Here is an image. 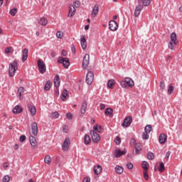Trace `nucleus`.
Returning a JSON list of instances; mask_svg holds the SVG:
<instances>
[{
    "instance_id": "72a5a7b5",
    "label": "nucleus",
    "mask_w": 182,
    "mask_h": 182,
    "mask_svg": "<svg viewBox=\"0 0 182 182\" xmlns=\"http://www.w3.org/2000/svg\"><path fill=\"white\" fill-rule=\"evenodd\" d=\"M115 172L117 174H122V173H123V167L120 166H117L115 167Z\"/></svg>"
},
{
    "instance_id": "9d476101",
    "label": "nucleus",
    "mask_w": 182,
    "mask_h": 182,
    "mask_svg": "<svg viewBox=\"0 0 182 182\" xmlns=\"http://www.w3.org/2000/svg\"><path fill=\"white\" fill-rule=\"evenodd\" d=\"M132 118L131 116H128L124 120L123 123L122 124V127H129L132 124Z\"/></svg>"
},
{
    "instance_id": "13d9d810",
    "label": "nucleus",
    "mask_w": 182,
    "mask_h": 182,
    "mask_svg": "<svg viewBox=\"0 0 182 182\" xmlns=\"http://www.w3.org/2000/svg\"><path fill=\"white\" fill-rule=\"evenodd\" d=\"M144 178L145 180H149V174L147 173V171H144Z\"/></svg>"
},
{
    "instance_id": "bf43d9fd",
    "label": "nucleus",
    "mask_w": 182,
    "mask_h": 182,
    "mask_svg": "<svg viewBox=\"0 0 182 182\" xmlns=\"http://www.w3.org/2000/svg\"><path fill=\"white\" fill-rule=\"evenodd\" d=\"M63 131L64 132V133H68V126L67 125H63Z\"/></svg>"
},
{
    "instance_id": "e2e57ef3",
    "label": "nucleus",
    "mask_w": 182,
    "mask_h": 182,
    "mask_svg": "<svg viewBox=\"0 0 182 182\" xmlns=\"http://www.w3.org/2000/svg\"><path fill=\"white\" fill-rule=\"evenodd\" d=\"M71 50L73 53H76V48H75V46H71Z\"/></svg>"
},
{
    "instance_id": "4be33fe9",
    "label": "nucleus",
    "mask_w": 182,
    "mask_h": 182,
    "mask_svg": "<svg viewBox=\"0 0 182 182\" xmlns=\"http://www.w3.org/2000/svg\"><path fill=\"white\" fill-rule=\"evenodd\" d=\"M26 59H28V48H24L22 52V62H26Z\"/></svg>"
},
{
    "instance_id": "bb28decb",
    "label": "nucleus",
    "mask_w": 182,
    "mask_h": 182,
    "mask_svg": "<svg viewBox=\"0 0 182 182\" xmlns=\"http://www.w3.org/2000/svg\"><path fill=\"white\" fill-rule=\"evenodd\" d=\"M93 171L95 174H97V176H98V174L102 172V166L100 165H97L94 167Z\"/></svg>"
},
{
    "instance_id": "4468645a",
    "label": "nucleus",
    "mask_w": 182,
    "mask_h": 182,
    "mask_svg": "<svg viewBox=\"0 0 182 182\" xmlns=\"http://www.w3.org/2000/svg\"><path fill=\"white\" fill-rule=\"evenodd\" d=\"M134 150L133 151L134 156H137L141 151V144L140 143H138L135 145Z\"/></svg>"
},
{
    "instance_id": "473e14b6",
    "label": "nucleus",
    "mask_w": 182,
    "mask_h": 182,
    "mask_svg": "<svg viewBox=\"0 0 182 182\" xmlns=\"http://www.w3.org/2000/svg\"><path fill=\"white\" fill-rule=\"evenodd\" d=\"M25 92V88L23 87H20L17 90V95L19 97H22V94Z\"/></svg>"
},
{
    "instance_id": "a19ab883",
    "label": "nucleus",
    "mask_w": 182,
    "mask_h": 182,
    "mask_svg": "<svg viewBox=\"0 0 182 182\" xmlns=\"http://www.w3.org/2000/svg\"><path fill=\"white\" fill-rule=\"evenodd\" d=\"M149 133H146V132H144L142 133V139L143 140H149Z\"/></svg>"
},
{
    "instance_id": "9b49d317",
    "label": "nucleus",
    "mask_w": 182,
    "mask_h": 182,
    "mask_svg": "<svg viewBox=\"0 0 182 182\" xmlns=\"http://www.w3.org/2000/svg\"><path fill=\"white\" fill-rule=\"evenodd\" d=\"M29 142H30L31 147H33V149H35V147H36V146H38V142L36 141V138L34 136L31 135L29 136Z\"/></svg>"
},
{
    "instance_id": "f257e3e1",
    "label": "nucleus",
    "mask_w": 182,
    "mask_h": 182,
    "mask_svg": "<svg viewBox=\"0 0 182 182\" xmlns=\"http://www.w3.org/2000/svg\"><path fill=\"white\" fill-rule=\"evenodd\" d=\"M18 70V60H14L11 63L9 67V75L10 77H14L15 76V73Z\"/></svg>"
},
{
    "instance_id": "0eeeda50",
    "label": "nucleus",
    "mask_w": 182,
    "mask_h": 182,
    "mask_svg": "<svg viewBox=\"0 0 182 182\" xmlns=\"http://www.w3.org/2000/svg\"><path fill=\"white\" fill-rule=\"evenodd\" d=\"M117 28H119V24L116 21L111 20L109 22V28L110 31H112V32H114V31H117Z\"/></svg>"
},
{
    "instance_id": "a878e982",
    "label": "nucleus",
    "mask_w": 182,
    "mask_h": 182,
    "mask_svg": "<svg viewBox=\"0 0 182 182\" xmlns=\"http://www.w3.org/2000/svg\"><path fill=\"white\" fill-rule=\"evenodd\" d=\"M105 114L106 116H109L110 117H113V109L110 107L107 108L105 111Z\"/></svg>"
},
{
    "instance_id": "f8f14e48",
    "label": "nucleus",
    "mask_w": 182,
    "mask_h": 182,
    "mask_svg": "<svg viewBox=\"0 0 182 182\" xmlns=\"http://www.w3.org/2000/svg\"><path fill=\"white\" fill-rule=\"evenodd\" d=\"M80 44L83 50H85L86 48H87V43H86V38L85 36H80Z\"/></svg>"
},
{
    "instance_id": "de8ad7c7",
    "label": "nucleus",
    "mask_w": 182,
    "mask_h": 182,
    "mask_svg": "<svg viewBox=\"0 0 182 182\" xmlns=\"http://www.w3.org/2000/svg\"><path fill=\"white\" fill-rule=\"evenodd\" d=\"M159 86L162 90H164V89H166V84L164 83V81H161L159 84Z\"/></svg>"
},
{
    "instance_id": "f3484780",
    "label": "nucleus",
    "mask_w": 182,
    "mask_h": 182,
    "mask_svg": "<svg viewBox=\"0 0 182 182\" xmlns=\"http://www.w3.org/2000/svg\"><path fill=\"white\" fill-rule=\"evenodd\" d=\"M28 112H30L31 116H35L36 114V107L32 105H28Z\"/></svg>"
},
{
    "instance_id": "864d4df0",
    "label": "nucleus",
    "mask_w": 182,
    "mask_h": 182,
    "mask_svg": "<svg viewBox=\"0 0 182 182\" xmlns=\"http://www.w3.org/2000/svg\"><path fill=\"white\" fill-rule=\"evenodd\" d=\"M93 130L95 132H97L98 133H100V127H98L97 125H96L93 127Z\"/></svg>"
},
{
    "instance_id": "a211bd4d",
    "label": "nucleus",
    "mask_w": 182,
    "mask_h": 182,
    "mask_svg": "<svg viewBox=\"0 0 182 182\" xmlns=\"http://www.w3.org/2000/svg\"><path fill=\"white\" fill-rule=\"evenodd\" d=\"M115 158L119 159L121 156L126 154V151H121L120 149H115L114 151Z\"/></svg>"
},
{
    "instance_id": "393cba45",
    "label": "nucleus",
    "mask_w": 182,
    "mask_h": 182,
    "mask_svg": "<svg viewBox=\"0 0 182 182\" xmlns=\"http://www.w3.org/2000/svg\"><path fill=\"white\" fill-rule=\"evenodd\" d=\"M38 23L42 25V26H46V25H48V19H46L45 17H42L38 21Z\"/></svg>"
},
{
    "instance_id": "09e8293b",
    "label": "nucleus",
    "mask_w": 182,
    "mask_h": 182,
    "mask_svg": "<svg viewBox=\"0 0 182 182\" xmlns=\"http://www.w3.org/2000/svg\"><path fill=\"white\" fill-rule=\"evenodd\" d=\"M127 168L129 170H132L133 169V164H132L131 162H127Z\"/></svg>"
},
{
    "instance_id": "ea45409f",
    "label": "nucleus",
    "mask_w": 182,
    "mask_h": 182,
    "mask_svg": "<svg viewBox=\"0 0 182 182\" xmlns=\"http://www.w3.org/2000/svg\"><path fill=\"white\" fill-rule=\"evenodd\" d=\"M16 12H17L16 8H14L13 9H11L9 11V14L10 15H11V16H15V15H16Z\"/></svg>"
},
{
    "instance_id": "052dcab7",
    "label": "nucleus",
    "mask_w": 182,
    "mask_h": 182,
    "mask_svg": "<svg viewBox=\"0 0 182 182\" xmlns=\"http://www.w3.org/2000/svg\"><path fill=\"white\" fill-rule=\"evenodd\" d=\"M82 182H90V177L84 178Z\"/></svg>"
},
{
    "instance_id": "ddd939ff",
    "label": "nucleus",
    "mask_w": 182,
    "mask_h": 182,
    "mask_svg": "<svg viewBox=\"0 0 182 182\" xmlns=\"http://www.w3.org/2000/svg\"><path fill=\"white\" fill-rule=\"evenodd\" d=\"M31 130H32V134L33 136H37V134H38V124L36 122L31 123Z\"/></svg>"
},
{
    "instance_id": "6e6d98bb",
    "label": "nucleus",
    "mask_w": 182,
    "mask_h": 182,
    "mask_svg": "<svg viewBox=\"0 0 182 182\" xmlns=\"http://www.w3.org/2000/svg\"><path fill=\"white\" fill-rule=\"evenodd\" d=\"M115 143L116 144H120V143H122V140L120 139V137L117 136L115 139Z\"/></svg>"
},
{
    "instance_id": "6e6552de",
    "label": "nucleus",
    "mask_w": 182,
    "mask_h": 182,
    "mask_svg": "<svg viewBox=\"0 0 182 182\" xmlns=\"http://www.w3.org/2000/svg\"><path fill=\"white\" fill-rule=\"evenodd\" d=\"M69 147H70V139H69V138H66L62 144V149L63 151H68V150H69Z\"/></svg>"
},
{
    "instance_id": "c03bdc74",
    "label": "nucleus",
    "mask_w": 182,
    "mask_h": 182,
    "mask_svg": "<svg viewBox=\"0 0 182 182\" xmlns=\"http://www.w3.org/2000/svg\"><path fill=\"white\" fill-rule=\"evenodd\" d=\"M173 92H174V87L172 85H170L168 87V94L171 95V93H173Z\"/></svg>"
},
{
    "instance_id": "58836bf2",
    "label": "nucleus",
    "mask_w": 182,
    "mask_h": 182,
    "mask_svg": "<svg viewBox=\"0 0 182 182\" xmlns=\"http://www.w3.org/2000/svg\"><path fill=\"white\" fill-rule=\"evenodd\" d=\"M145 133H150L151 132V125H146L144 128Z\"/></svg>"
},
{
    "instance_id": "5701e85b",
    "label": "nucleus",
    "mask_w": 182,
    "mask_h": 182,
    "mask_svg": "<svg viewBox=\"0 0 182 182\" xmlns=\"http://www.w3.org/2000/svg\"><path fill=\"white\" fill-rule=\"evenodd\" d=\"M13 113H14L15 114L22 113V107L19 105L15 106L13 109Z\"/></svg>"
},
{
    "instance_id": "4d7b16f0",
    "label": "nucleus",
    "mask_w": 182,
    "mask_h": 182,
    "mask_svg": "<svg viewBox=\"0 0 182 182\" xmlns=\"http://www.w3.org/2000/svg\"><path fill=\"white\" fill-rule=\"evenodd\" d=\"M74 6H75V8H79V6H80V1H74Z\"/></svg>"
},
{
    "instance_id": "1a4fd4ad",
    "label": "nucleus",
    "mask_w": 182,
    "mask_h": 182,
    "mask_svg": "<svg viewBox=\"0 0 182 182\" xmlns=\"http://www.w3.org/2000/svg\"><path fill=\"white\" fill-rule=\"evenodd\" d=\"M90 59V55L89 54H86L84 56V58L82 60V69L86 70V68L89 66Z\"/></svg>"
},
{
    "instance_id": "dca6fc26",
    "label": "nucleus",
    "mask_w": 182,
    "mask_h": 182,
    "mask_svg": "<svg viewBox=\"0 0 182 182\" xmlns=\"http://www.w3.org/2000/svg\"><path fill=\"white\" fill-rule=\"evenodd\" d=\"M141 9H143V6L141 4H138L134 10V16H139L141 12Z\"/></svg>"
},
{
    "instance_id": "0e129e2a",
    "label": "nucleus",
    "mask_w": 182,
    "mask_h": 182,
    "mask_svg": "<svg viewBox=\"0 0 182 182\" xmlns=\"http://www.w3.org/2000/svg\"><path fill=\"white\" fill-rule=\"evenodd\" d=\"M100 110H105V108L106 107V106L105 105V104H100Z\"/></svg>"
},
{
    "instance_id": "c9c22d12",
    "label": "nucleus",
    "mask_w": 182,
    "mask_h": 182,
    "mask_svg": "<svg viewBox=\"0 0 182 182\" xmlns=\"http://www.w3.org/2000/svg\"><path fill=\"white\" fill-rule=\"evenodd\" d=\"M50 161H52V159H50V156L49 155L46 156V157L44 158V163H46V164H50Z\"/></svg>"
},
{
    "instance_id": "aec40b11",
    "label": "nucleus",
    "mask_w": 182,
    "mask_h": 182,
    "mask_svg": "<svg viewBox=\"0 0 182 182\" xmlns=\"http://www.w3.org/2000/svg\"><path fill=\"white\" fill-rule=\"evenodd\" d=\"M75 12H76V9H75V6L71 5L70 6L69 12L68 16L72 18L73 15H75Z\"/></svg>"
},
{
    "instance_id": "c85d7f7f",
    "label": "nucleus",
    "mask_w": 182,
    "mask_h": 182,
    "mask_svg": "<svg viewBox=\"0 0 182 182\" xmlns=\"http://www.w3.org/2000/svg\"><path fill=\"white\" fill-rule=\"evenodd\" d=\"M142 168H144V171H147L149 170V168L150 167V165L149 164V162L146 161H143L141 164Z\"/></svg>"
},
{
    "instance_id": "423d86ee",
    "label": "nucleus",
    "mask_w": 182,
    "mask_h": 182,
    "mask_svg": "<svg viewBox=\"0 0 182 182\" xmlns=\"http://www.w3.org/2000/svg\"><path fill=\"white\" fill-rule=\"evenodd\" d=\"M90 136H92V140L93 143H99L100 141V135L96 133L95 131L92 130L90 132Z\"/></svg>"
},
{
    "instance_id": "20e7f679",
    "label": "nucleus",
    "mask_w": 182,
    "mask_h": 182,
    "mask_svg": "<svg viewBox=\"0 0 182 182\" xmlns=\"http://www.w3.org/2000/svg\"><path fill=\"white\" fill-rule=\"evenodd\" d=\"M58 63H62V65H63L65 69H68L70 65V63L69 62V58H68L59 57L58 58Z\"/></svg>"
},
{
    "instance_id": "f03ea898",
    "label": "nucleus",
    "mask_w": 182,
    "mask_h": 182,
    "mask_svg": "<svg viewBox=\"0 0 182 182\" xmlns=\"http://www.w3.org/2000/svg\"><path fill=\"white\" fill-rule=\"evenodd\" d=\"M120 86L126 89V87H133L134 86V81L130 77H125L124 80L120 81Z\"/></svg>"
},
{
    "instance_id": "5fc2aeb1",
    "label": "nucleus",
    "mask_w": 182,
    "mask_h": 182,
    "mask_svg": "<svg viewBox=\"0 0 182 182\" xmlns=\"http://www.w3.org/2000/svg\"><path fill=\"white\" fill-rule=\"evenodd\" d=\"M174 43H173L172 41L168 43V48H171V50H173L174 49Z\"/></svg>"
},
{
    "instance_id": "4c0bfd02",
    "label": "nucleus",
    "mask_w": 182,
    "mask_h": 182,
    "mask_svg": "<svg viewBox=\"0 0 182 182\" xmlns=\"http://www.w3.org/2000/svg\"><path fill=\"white\" fill-rule=\"evenodd\" d=\"M147 159L149 160H154V154H153L152 152H149L147 154Z\"/></svg>"
},
{
    "instance_id": "69168bd1",
    "label": "nucleus",
    "mask_w": 182,
    "mask_h": 182,
    "mask_svg": "<svg viewBox=\"0 0 182 182\" xmlns=\"http://www.w3.org/2000/svg\"><path fill=\"white\" fill-rule=\"evenodd\" d=\"M5 53H11V48H6Z\"/></svg>"
},
{
    "instance_id": "680f3d73",
    "label": "nucleus",
    "mask_w": 182,
    "mask_h": 182,
    "mask_svg": "<svg viewBox=\"0 0 182 182\" xmlns=\"http://www.w3.org/2000/svg\"><path fill=\"white\" fill-rule=\"evenodd\" d=\"M170 154H171V152L170 151H167L166 154V159H167V160H168V158L170 157Z\"/></svg>"
},
{
    "instance_id": "a18cd8bd",
    "label": "nucleus",
    "mask_w": 182,
    "mask_h": 182,
    "mask_svg": "<svg viewBox=\"0 0 182 182\" xmlns=\"http://www.w3.org/2000/svg\"><path fill=\"white\" fill-rule=\"evenodd\" d=\"M151 2V0H144V1L142 2V4L144 5V6H149Z\"/></svg>"
},
{
    "instance_id": "603ef678",
    "label": "nucleus",
    "mask_w": 182,
    "mask_h": 182,
    "mask_svg": "<svg viewBox=\"0 0 182 182\" xmlns=\"http://www.w3.org/2000/svg\"><path fill=\"white\" fill-rule=\"evenodd\" d=\"M130 144H131V146H136V145L137 144H136V139H134V138L131 139Z\"/></svg>"
},
{
    "instance_id": "2f4dec72",
    "label": "nucleus",
    "mask_w": 182,
    "mask_h": 182,
    "mask_svg": "<svg viewBox=\"0 0 182 182\" xmlns=\"http://www.w3.org/2000/svg\"><path fill=\"white\" fill-rule=\"evenodd\" d=\"M107 86L108 89H113V86H114V80H108Z\"/></svg>"
},
{
    "instance_id": "3c124183",
    "label": "nucleus",
    "mask_w": 182,
    "mask_h": 182,
    "mask_svg": "<svg viewBox=\"0 0 182 182\" xmlns=\"http://www.w3.org/2000/svg\"><path fill=\"white\" fill-rule=\"evenodd\" d=\"M66 117L68 119V120H72L73 115H72V113L68 112L66 114Z\"/></svg>"
},
{
    "instance_id": "774afa93",
    "label": "nucleus",
    "mask_w": 182,
    "mask_h": 182,
    "mask_svg": "<svg viewBox=\"0 0 182 182\" xmlns=\"http://www.w3.org/2000/svg\"><path fill=\"white\" fill-rule=\"evenodd\" d=\"M62 55H63V56H66V55H68V53L65 52V50H62Z\"/></svg>"
},
{
    "instance_id": "37998d69",
    "label": "nucleus",
    "mask_w": 182,
    "mask_h": 182,
    "mask_svg": "<svg viewBox=\"0 0 182 182\" xmlns=\"http://www.w3.org/2000/svg\"><path fill=\"white\" fill-rule=\"evenodd\" d=\"M10 180H11V177H9V176H8V175H6L4 176L2 181L3 182H9Z\"/></svg>"
},
{
    "instance_id": "8fccbe9b",
    "label": "nucleus",
    "mask_w": 182,
    "mask_h": 182,
    "mask_svg": "<svg viewBox=\"0 0 182 182\" xmlns=\"http://www.w3.org/2000/svg\"><path fill=\"white\" fill-rule=\"evenodd\" d=\"M26 140V136L25 135H21L19 141L21 143H23Z\"/></svg>"
},
{
    "instance_id": "412c9836",
    "label": "nucleus",
    "mask_w": 182,
    "mask_h": 182,
    "mask_svg": "<svg viewBox=\"0 0 182 182\" xmlns=\"http://www.w3.org/2000/svg\"><path fill=\"white\" fill-rule=\"evenodd\" d=\"M86 109H87V104H86V101H83L80 108L81 114H85L86 113Z\"/></svg>"
},
{
    "instance_id": "f704fd0d",
    "label": "nucleus",
    "mask_w": 182,
    "mask_h": 182,
    "mask_svg": "<svg viewBox=\"0 0 182 182\" xmlns=\"http://www.w3.org/2000/svg\"><path fill=\"white\" fill-rule=\"evenodd\" d=\"M50 85H51V82H50V80H48L46 82V85L43 87L44 90H46V92H48V90H49L50 89Z\"/></svg>"
},
{
    "instance_id": "7c9ffc66",
    "label": "nucleus",
    "mask_w": 182,
    "mask_h": 182,
    "mask_svg": "<svg viewBox=\"0 0 182 182\" xmlns=\"http://www.w3.org/2000/svg\"><path fill=\"white\" fill-rule=\"evenodd\" d=\"M66 96H68V90L64 89L63 93L61 94V100L63 102L66 100Z\"/></svg>"
},
{
    "instance_id": "6ab92c4d",
    "label": "nucleus",
    "mask_w": 182,
    "mask_h": 182,
    "mask_svg": "<svg viewBox=\"0 0 182 182\" xmlns=\"http://www.w3.org/2000/svg\"><path fill=\"white\" fill-rule=\"evenodd\" d=\"M99 12V6L97 4H95L92 9L91 16L92 18H95L96 15H97V13Z\"/></svg>"
},
{
    "instance_id": "39448f33",
    "label": "nucleus",
    "mask_w": 182,
    "mask_h": 182,
    "mask_svg": "<svg viewBox=\"0 0 182 182\" xmlns=\"http://www.w3.org/2000/svg\"><path fill=\"white\" fill-rule=\"evenodd\" d=\"M94 78H95V75L93 74V72L88 71L86 75V79H85V82L87 85H92V83L93 82Z\"/></svg>"
},
{
    "instance_id": "49530a36",
    "label": "nucleus",
    "mask_w": 182,
    "mask_h": 182,
    "mask_svg": "<svg viewBox=\"0 0 182 182\" xmlns=\"http://www.w3.org/2000/svg\"><path fill=\"white\" fill-rule=\"evenodd\" d=\"M58 117H59V112H54L52 114V118H53V119H58Z\"/></svg>"
},
{
    "instance_id": "2eb2a0df",
    "label": "nucleus",
    "mask_w": 182,
    "mask_h": 182,
    "mask_svg": "<svg viewBox=\"0 0 182 182\" xmlns=\"http://www.w3.org/2000/svg\"><path fill=\"white\" fill-rule=\"evenodd\" d=\"M159 141L160 144H164L166 141H167V134H161L159 135Z\"/></svg>"
},
{
    "instance_id": "7ed1b4c3",
    "label": "nucleus",
    "mask_w": 182,
    "mask_h": 182,
    "mask_svg": "<svg viewBox=\"0 0 182 182\" xmlns=\"http://www.w3.org/2000/svg\"><path fill=\"white\" fill-rule=\"evenodd\" d=\"M37 66L40 73L43 74L45 72H46V65L45 64V62H43V60L41 59L38 60Z\"/></svg>"
},
{
    "instance_id": "e433bc0d",
    "label": "nucleus",
    "mask_w": 182,
    "mask_h": 182,
    "mask_svg": "<svg viewBox=\"0 0 182 182\" xmlns=\"http://www.w3.org/2000/svg\"><path fill=\"white\" fill-rule=\"evenodd\" d=\"M165 170H166V168H164V164L163 162H161L159 167V173H163V171H164Z\"/></svg>"
},
{
    "instance_id": "79ce46f5",
    "label": "nucleus",
    "mask_w": 182,
    "mask_h": 182,
    "mask_svg": "<svg viewBox=\"0 0 182 182\" xmlns=\"http://www.w3.org/2000/svg\"><path fill=\"white\" fill-rule=\"evenodd\" d=\"M56 37L58 38V39H62V38L63 37V32L62 31H58L56 33Z\"/></svg>"
},
{
    "instance_id": "cd10ccee",
    "label": "nucleus",
    "mask_w": 182,
    "mask_h": 182,
    "mask_svg": "<svg viewBox=\"0 0 182 182\" xmlns=\"http://www.w3.org/2000/svg\"><path fill=\"white\" fill-rule=\"evenodd\" d=\"M171 41L173 42V45H177V34H176V33H172L171 34Z\"/></svg>"
},
{
    "instance_id": "c756f323",
    "label": "nucleus",
    "mask_w": 182,
    "mask_h": 182,
    "mask_svg": "<svg viewBox=\"0 0 182 182\" xmlns=\"http://www.w3.org/2000/svg\"><path fill=\"white\" fill-rule=\"evenodd\" d=\"M92 140L90 139V136L89 134H85L84 137V143L85 144H90Z\"/></svg>"
},
{
    "instance_id": "338daca9",
    "label": "nucleus",
    "mask_w": 182,
    "mask_h": 182,
    "mask_svg": "<svg viewBox=\"0 0 182 182\" xmlns=\"http://www.w3.org/2000/svg\"><path fill=\"white\" fill-rule=\"evenodd\" d=\"M56 96H59V87H56L55 90Z\"/></svg>"
},
{
    "instance_id": "b1692460",
    "label": "nucleus",
    "mask_w": 182,
    "mask_h": 182,
    "mask_svg": "<svg viewBox=\"0 0 182 182\" xmlns=\"http://www.w3.org/2000/svg\"><path fill=\"white\" fill-rule=\"evenodd\" d=\"M54 86L56 87H59L60 86V78L58 75H56L54 77Z\"/></svg>"
}]
</instances>
